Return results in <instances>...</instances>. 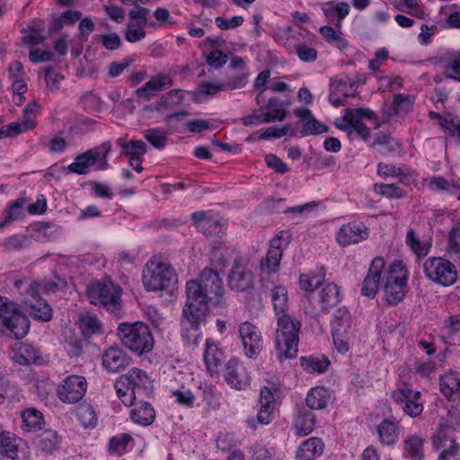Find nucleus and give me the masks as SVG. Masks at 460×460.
I'll use <instances>...</instances> for the list:
<instances>
[{
  "instance_id": "1",
  "label": "nucleus",
  "mask_w": 460,
  "mask_h": 460,
  "mask_svg": "<svg viewBox=\"0 0 460 460\" xmlns=\"http://www.w3.org/2000/svg\"><path fill=\"white\" fill-rule=\"evenodd\" d=\"M230 281V273L222 270L204 269L199 279H191L186 284V302L181 313V336L185 342L197 345L201 336L200 326L205 324L209 314V304L218 305L225 289L220 274Z\"/></svg>"
},
{
  "instance_id": "2",
  "label": "nucleus",
  "mask_w": 460,
  "mask_h": 460,
  "mask_svg": "<svg viewBox=\"0 0 460 460\" xmlns=\"http://www.w3.org/2000/svg\"><path fill=\"white\" fill-rule=\"evenodd\" d=\"M300 328V322L289 314L278 316L275 346L278 358L280 361L296 358Z\"/></svg>"
},
{
  "instance_id": "3",
  "label": "nucleus",
  "mask_w": 460,
  "mask_h": 460,
  "mask_svg": "<svg viewBox=\"0 0 460 460\" xmlns=\"http://www.w3.org/2000/svg\"><path fill=\"white\" fill-rule=\"evenodd\" d=\"M118 397L126 406H131L137 394H148L152 392V380L139 368L133 367L120 376L114 385Z\"/></svg>"
},
{
  "instance_id": "4",
  "label": "nucleus",
  "mask_w": 460,
  "mask_h": 460,
  "mask_svg": "<svg viewBox=\"0 0 460 460\" xmlns=\"http://www.w3.org/2000/svg\"><path fill=\"white\" fill-rule=\"evenodd\" d=\"M142 280L147 291H163L174 288L177 284V274L169 263L152 259L143 270Z\"/></svg>"
},
{
  "instance_id": "5",
  "label": "nucleus",
  "mask_w": 460,
  "mask_h": 460,
  "mask_svg": "<svg viewBox=\"0 0 460 460\" xmlns=\"http://www.w3.org/2000/svg\"><path fill=\"white\" fill-rule=\"evenodd\" d=\"M118 336L125 347L140 356L152 350L154 338L149 327L143 323H122L118 327Z\"/></svg>"
},
{
  "instance_id": "6",
  "label": "nucleus",
  "mask_w": 460,
  "mask_h": 460,
  "mask_svg": "<svg viewBox=\"0 0 460 460\" xmlns=\"http://www.w3.org/2000/svg\"><path fill=\"white\" fill-rule=\"evenodd\" d=\"M122 288L110 279L91 282L86 288V296L90 303L102 305L112 313L119 310Z\"/></svg>"
},
{
  "instance_id": "7",
  "label": "nucleus",
  "mask_w": 460,
  "mask_h": 460,
  "mask_svg": "<svg viewBox=\"0 0 460 460\" xmlns=\"http://www.w3.org/2000/svg\"><path fill=\"white\" fill-rule=\"evenodd\" d=\"M0 324L16 339H22L30 330L28 317L15 303L4 296H0Z\"/></svg>"
},
{
  "instance_id": "8",
  "label": "nucleus",
  "mask_w": 460,
  "mask_h": 460,
  "mask_svg": "<svg viewBox=\"0 0 460 460\" xmlns=\"http://www.w3.org/2000/svg\"><path fill=\"white\" fill-rule=\"evenodd\" d=\"M407 289V274L401 261L390 264L385 276L384 287L385 301L391 305H396L405 296Z\"/></svg>"
},
{
  "instance_id": "9",
  "label": "nucleus",
  "mask_w": 460,
  "mask_h": 460,
  "mask_svg": "<svg viewBox=\"0 0 460 460\" xmlns=\"http://www.w3.org/2000/svg\"><path fill=\"white\" fill-rule=\"evenodd\" d=\"M425 277L431 282L449 287L457 280V270L449 260L443 257H429L423 263Z\"/></svg>"
},
{
  "instance_id": "10",
  "label": "nucleus",
  "mask_w": 460,
  "mask_h": 460,
  "mask_svg": "<svg viewBox=\"0 0 460 460\" xmlns=\"http://www.w3.org/2000/svg\"><path fill=\"white\" fill-rule=\"evenodd\" d=\"M111 150L110 141L103 142L100 146L92 148L78 155L75 161L67 166L69 172L84 175L90 172L91 166L97 162L100 163L99 168L104 170L108 168V155Z\"/></svg>"
},
{
  "instance_id": "11",
  "label": "nucleus",
  "mask_w": 460,
  "mask_h": 460,
  "mask_svg": "<svg viewBox=\"0 0 460 460\" xmlns=\"http://www.w3.org/2000/svg\"><path fill=\"white\" fill-rule=\"evenodd\" d=\"M331 326L335 349L341 354H345L349 349V341L352 336L351 316L347 307H338L334 311Z\"/></svg>"
},
{
  "instance_id": "12",
  "label": "nucleus",
  "mask_w": 460,
  "mask_h": 460,
  "mask_svg": "<svg viewBox=\"0 0 460 460\" xmlns=\"http://www.w3.org/2000/svg\"><path fill=\"white\" fill-rule=\"evenodd\" d=\"M0 455L12 460H30L28 443L13 433L0 431Z\"/></svg>"
},
{
  "instance_id": "13",
  "label": "nucleus",
  "mask_w": 460,
  "mask_h": 460,
  "mask_svg": "<svg viewBox=\"0 0 460 460\" xmlns=\"http://www.w3.org/2000/svg\"><path fill=\"white\" fill-rule=\"evenodd\" d=\"M86 390V379L82 376L71 375L58 385L57 395L65 403H76L84 396Z\"/></svg>"
},
{
  "instance_id": "14",
  "label": "nucleus",
  "mask_w": 460,
  "mask_h": 460,
  "mask_svg": "<svg viewBox=\"0 0 460 460\" xmlns=\"http://www.w3.org/2000/svg\"><path fill=\"white\" fill-rule=\"evenodd\" d=\"M421 393L414 391L403 385L395 389L392 393V399L398 404L402 411L410 417L420 415L424 410L423 403L420 402Z\"/></svg>"
},
{
  "instance_id": "15",
  "label": "nucleus",
  "mask_w": 460,
  "mask_h": 460,
  "mask_svg": "<svg viewBox=\"0 0 460 460\" xmlns=\"http://www.w3.org/2000/svg\"><path fill=\"white\" fill-rule=\"evenodd\" d=\"M238 332L244 354L250 358H256L263 349V340L259 328L250 322H244L241 323Z\"/></svg>"
},
{
  "instance_id": "16",
  "label": "nucleus",
  "mask_w": 460,
  "mask_h": 460,
  "mask_svg": "<svg viewBox=\"0 0 460 460\" xmlns=\"http://www.w3.org/2000/svg\"><path fill=\"white\" fill-rule=\"evenodd\" d=\"M433 449L439 451L438 460H460V446L447 430L440 429L431 437Z\"/></svg>"
},
{
  "instance_id": "17",
  "label": "nucleus",
  "mask_w": 460,
  "mask_h": 460,
  "mask_svg": "<svg viewBox=\"0 0 460 460\" xmlns=\"http://www.w3.org/2000/svg\"><path fill=\"white\" fill-rule=\"evenodd\" d=\"M190 219L196 229L206 236L217 235L223 229L220 215L214 210L195 211Z\"/></svg>"
},
{
  "instance_id": "18",
  "label": "nucleus",
  "mask_w": 460,
  "mask_h": 460,
  "mask_svg": "<svg viewBox=\"0 0 460 460\" xmlns=\"http://www.w3.org/2000/svg\"><path fill=\"white\" fill-rule=\"evenodd\" d=\"M247 256L237 254L232 266V289L249 291L252 288V273L248 268Z\"/></svg>"
},
{
  "instance_id": "19",
  "label": "nucleus",
  "mask_w": 460,
  "mask_h": 460,
  "mask_svg": "<svg viewBox=\"0 0 460 460\" xmlns=\"http://www.w3.org/2000/svg\"><path fill=\"white\" fill-rule=\"evenodd\" d=\"M28 297L24 303L30 308L31 314L39 320L48 322L52 318V309L46 300L39 296L37 282H32L27 289Z\"/></svg>"
},
{
  "instance_id": "20",
  "label": "nucleus",
  "mask_w": 460,
  "mask_h": 460,
  "mask_svg": "<svg viewBox=\"0 0 460 460\" xmlns=\"http://www.w3.org/2000/svg\"><path fill=\"white\" fill-rule=\"evenodd\" d=\"M226 40L217 38H207L202 43L203 52L206 54V61L208 66L214 68H220L227 61V55L225 53Z\"/></svg>"
},
{
  "instance_id": "21",
  "label": "nucleus",
  "mask_w": 460,
  "mask_h": 460,
  "mask_svg": "<svg viewBox=\"0 0 460 460\" xmlns=\"http://www.w3.org/2000/svg\"><path fill=\"white\" fill-rule=\"evenodd\" d=\"M385 262L384 258L376 257L367 270V276L365 277L362 287H361V295L367 296L370 299H373L378 289L379 284L381 280V275L385 269Z\"/></svg>"
},
{
  "instance_id": "22",
  "label": "nucleus",
  "mask_w": 460,
  "mask_h": 460,
  "mask_svg": "<svg viewBox=\"0 0 460 460\" xmlns=\"http://www.w3.org/2000/svg\"><path fill=\"white\" fill-rule=\"evenodd\" d=\"M368 234V228L363 222L353 221L340 228L337 241L345 247L367 239Z\"/></svg>"
},
{
  "instance_id": "23",
  "label": "nucleus",
  "mask_w": 460,
  "mask_h": 460,
  "mask_svg": "<svg viewBox=\"0 0 460 460\" xmlns=\"http://www.w3.org/2000/svg\"><path fill=\"white\" fill-rule=\"evenodd\" d=\"M294 39H296V41L294 43L293 48L298 58L306 63L314 62L318 57V51L316 49L306 45L305 42H300L299 40L303 39L305 41L312 43L313 40H316L315 35L304 28H300L296 32V36L294 35L289 40Z\"/></svg>"
},
{
  "instance_id": "24",
  "label": "nucleus",
  "mask_w": 460,
  "mask_h": 460,
  "mask_svg": "<svg viewBox=\"0 0 460 460\" xmlns=\"http://www.w3.org/2000/svg\"><path fill=\"white\" fill-rule=\"evenodd\" d=\"M226 354L217 344L207 341L204 360L208 371L219 372V367H221L227 369L230 362H226ZM224 379L227 384H230V372L227 370L224 373Z\"/></svg>"
},
{
  "instance_id": "25",
  "label": "nucleus",
  "mask_w": 460,
  "mask_h": 460,
  "mask_svg": "<svg viewBox=\"0 0 460 460\" xmlns=\"http://www.w3.org/2000/svg\"><path fill=\"white\" fill-rule=\"evenodd\" d=\"M294 114L301 119L297 123L302 125L300 130L302 137L319 135L329 131V127L317 120L307 108L296 109Z\"/></svg>"
},
{
  "instance_id": "26",
  "label": "nucleus",
  "mask_w": 460,
  "mask_h": 460,
  "mask_svg": "<svg viewBox=\"0 0 460 460\" xmlns=\"http://www.w3.org/2000/svg\"><path fill=\"white\" fill-rule=\"evenodd\" d=\"M172 85L173 80L170 75L159 73L156 75L153 76L143 86L137 89L135 92V95L138 99H143L144 101H150L151 97L155 94V93L163 91L165 88H169Z\"/></svg>"
},
{
  "instance_id": "27",
  "label": "nucleus",
  "mask_w": 460,
  "mask_h": 460,
  "mask_svg": "<svg viewBox=\"0 0 460 460\" xmlns=\"http://www.w3.org/2000/svg\"><path fill=\"white\" fill-rule=\"evenodd\" d=\"M131 358L119 347H110L102 354V366L110 373H117L125 369Z\"/></svg>"
},
{
  "instance_id": "28",
  "label": "nucleus",
  "mask_w": 460,
  "mask_h": 460,
  "mask_svg": "<svg viewBox=\"0 0 460 460\" xmlns=\"http://www.w3.org/2000/svg\"><path fill=\"white\" fill-rule=\"evenodd\" d=\"M62 437L58 431L49 429L40 432L36 440L35 446L38 451L44 456H51L61 448Z\"/></svg>"
},
{
  "instance_id": "29",
  "label": "nucleus",
  "mask_w": 460,
  "mask_h": 460,
  "mask_svg": "<svg viewBox=\"0 0 460 460\" xmlns=\"http://www.w3.org/2000/svg\"><path fill=\"white\" fill-rule=\"evenodd\" d=\"M12 358L20 365H40L44 362L40 350L34 345L25 342L16 345Z\"/></svg>"
},
{
  "instance_id": "30",
  "label": "nucleus",
  "mask_w": 460,
  "mask_h": 460,
  "mask_svg": "<svg viewBox=\"0 0 460 460\" xmlns=\"http://www.w3.org/2000/svg\"><path fill=\"white\" fill-rule=\"evenodd\" d=\"M319 304L323 313H329L330 309L338 305L343 296L340 287L334 283L326 284L318 294Z\"/></svg>"
},
{
  "instance_id": "31",
  "label": "nucleus",
  "mask_w": 460,
  "mask_h": 460,
  "mask_svg": "<svg viewBox=\"0 0 460 460\" xmlns=\"http://www.w3.org/2000/svg\"><path fill=\"white\" fill-rule=\"evenodd\" d=\"M378 441L384 446L395 445L400 437V426L397 421L384 419L376 427Z\"/></svg>"
},
{
  "instance_id": "32",
  "label": "nucleus",
  "mask_w": 460,
  "mask_h": 460,
  "mask_svg": "<svg viewBox=\"0 0 460 460\" xmlns=\"http://www.w3.org/2000/svg\"><path fill=\"white\" fill-rule=\"evenodd\" d=\"M324 443L316 437L304 440L297 448L296 458L297 460H314L323 455Z\"/></svg>"
},
{
  "instance_id": "33",
  "label": "nucleus",
  "mask_w": 460,
  "mask_h": 460,
  "mask_svg": "<svg viewBox=\"0 0 460 460\" xmlns=\"http://www.w3.org/2000/svg\"><path fill=\"white\" fill-rule=\"evenodd\" d=\"M332 398L330 390L323 386H315L309 390L305 402L311 410H323L327 407Z\"/></svg>"
},
{
  "instance_id": "34",
  "label": "nucleus",
  "mask_w": 460,
  "mask_h": 460,
  "mask_svg": "<svg viewBox=\"0 0 460 460\" xmlns=\"http://www.w3.org/2000/svg\"><path fill=\"white\" fill-rule=\"evenodd\" d=\"M315 425V415L309 410L301 409L297 411L294 420V429L296 436H306L310 434Z\"/></svg>"
},
{
  "instance_id": "35",
  "label": "nucleus",
  "mask_w": 460,
  "mask_h": 460,
  "mask_svg": "<svg viewBox=\"0 0 460 460\" xmlns=\"http://www.w3.org/2000/svg\"><path fill=\"white\" fill-rule=\"evenodd\" d=\"M322 10L330 22H333L334 18H337L338 22L334 24L340 28L341 21L349 14L350 9L347 2H340L334 4V1H329L323 4Z\"/></svg>"
},
{
  "instance_id": "36",
  "label": "nucleus",
  "mask_w": 460,
  "mask_h": 460,
  "mask_svg": "<svg viewBox=\"0 0 460 460\" xmlns=\"http://www.w3.org/2000/svg\"><path fill=\"white\" fill-rule=\"evenodd\" d=\"M130 418L137 424L149 426L155 421V411L151 403L141 402L139 405L131 410Z\"/></svg>"
},
{
  "instance_id": "37",
  "label": "nucleus",
  "mask_w": 460,
  "mask_h": 460,
  "mask_svg": "<svg viewBox=\"0 0 460 460\" xmlns=\"http://www.w3.org/2000/svg\"><path fill=\"white\" fill-rule=\"evenodd\" d=\"M22 429L26 432H36L42 429L45 424L44 417L41 411L35 408H30L22 411Z\"/></svg>"
},
{
  "instance_id": "38",
  "label": "nucleus",
  "mask_w": 460,
  "mask_h": 460,
  "mask_svg": "<svg viewBox=\"0 0 460 460\" xmlns=\"http://www.w3.org/2000/svg\"><path fill=\"white\" fill-rule=\"evenodd\" d=\"M330 364L329 358L324 355L300 358L301 367L308 373L322 374L328 369Z\"/></svg>"
},
{
  "instance_id": "39",
  "label": "nucleus",
  "mask_w": 460,
  "mask_h": 460,
  "mask_svg": "<svg viewBox=\"0 0 460 460\" xmlns=\"http://www.w3.org/2000/svg\"><path fill=\"white\" fill-rule=\"evenodd\" d=\"M250 385V377L246 368L236 358H232V387L246 390Z\"/></svg>"
},
{
  "instance_id": "40",
  "label": "nucleus",
  "mask_w": 460,
  "mask_h": 460,
  "mask_svg": "<svg viewBox=\"0 0 460 460\" xmlns=\"http://www.w3.org/2000/svg\"><path fill=\"white\" fill-rule=\"evenodd\" d=\"M78 324L84 336L90 337L102 332V324L95 314L89 313L81 314Z\"/></svg>"
},
{
  "instance_id": "41",
  "label": "nucleus",
  "mask_w": 460,
  "mask_h": 460,
  "mask_svg": "<svg viewBox=\"0 0 460 460\" xmlns=\"http://www.w3.org/2000/svg\"><path fill=\"white\" fill-rule=\"evenodd\" d=\"M404 453L409 460H422L423 440L417 435H411L403 441Z\"/></svg>"
},
{
  "instance_id": "42",
  "label": "nucleus",
  "mask_w": 460,
  "mask_h": 460,
  "mask_svg": "<svg viewBox=\"0 0 460 460\" xmlns=\"http://www.w3.org/2000/svg\"><path fill=\"white\" fill-rule=\"evenodd\" d=\"M35 127V122L29 118L22 122H12L3 126L0 128V139L7 137H15L27 130L32 129Z\"/></svg>"
},
{
  "instance_id": "43",
  "label": "nucleus",
  "mask_w": 460,
  "mask_h": 460,
  "mask_svg": "<svg viewBox=\"0 0 460 460\" xmlns=\"http://www.w3.org/2000/svg\"><path fill=\"white\" fill-rule=\"evenodd\" d=\"M271 300L276 314H287L288 307V289L285 286H275L271 290Z\"/></svg>"
},
{
  "instance_id": "44",
  "label": "nucleus",
  "mask_w": 460,
  "mask_h": 460,
  "mask_svg": "<svg viewBox=\"0 0 460 460\" xmlns=\"http://www.w3.org/2000/svg\"><path fill=\"white\" fill-rule=\"evenodd\" d=\"M116 144L122 148L121 155L127 157L143 156L147 151L146 145L142 140L126 141L119 137L116 140Z\"/></svg>"
},
{
  "instance_id": "45",
  "label": "nucleus",
  "mask_w": 460,
  "mask_h": 460,
  "mask_svg": "<svg viewBox=\"0 0 460 460\" xmlns=\"http://www.w3.org/2000/svg\"><path fill=\"white\" fill-rule=\"evenodd\" d=\"M439 381L440 391L448 400H452L453 395L460 392V377L456 373L441 376Z\"/></svg>"
},
{
  "instance_id": "46",
  "label": "nucleus",
  "mask_w": 460,
  "mask_h": 460,
  "mask_svg": "<svg viewBox=\"0 0 460 460\" xmlns=\"http://www.w3.org/2000/svg\"><path fill=\"white\" fill-rule=\"evenodd\" d=\"M448 255L460 263V223L455 222L448 233V244L447 247Z\"/></svg>"
},
{
  "instance_id": "47",
  "label": "nucleus",
  "mask_w": 460,
  "mask_h": 460,
  "mask_svg": "<svg viewBox=\"0 0 460 460\" xmlns=\"http://www.w3.org/2000/svg\"><path fill=\"white\" fill-rule=\"evenodd\" d=\"M77 420L84 428H94L97 424V415L91 404L81 403L76 407Z\"/></svg>"
},
{
  "instance_id": "48",
  "label": "nucleus",
  "mask_w": 460,
  "mask_h": 460,
  "mask_svg": "<svg viewBox=\"0 0 460 460\" xmlns=\"http://www.w3.org/2000/svg\"><path fill=\"white\" fill-rule=\"evenodd\" d=\"M282 252L268 250L265 258L261 261L260 266L262 272L276 273L279 270Z\"/></svg>"
},
{
  "instance_id": "49",
  "label": "nucleus",
  "mask_w": 460,
  "mask_h": 460,
  "mask_svg": "<svg viewBox=\"0 0 460 460\" xmlns=\"http://www.w3.org/2000/svg\"><path fill=\"white\" fill-rule=\"evenodd\" d=\"M170 396L174 398V402L180 406L188 409L192 408L196 401V396L185 386H181L178 389H172L170 391Z\"/></svg>"
},
{
  "instance_id": "50",
  "label": "nucleus",
  "mask_w": 460,
  "mask_h": 460,
  "mask_svg": "<svg viewBox=\"0 0 460 460\" xmlns=\"http://www.w3.org/2000/svg\"><path fill=\"white\" fill-rule=\"evenodd\" d=\"M357 86V81L349 75L341 76V78L332 80L330 84V89L332 91H336L337 93H341V95L344 98H348L349 94L348 92V87L352 90Z\"/></svg>"
},
{
  "instance_id": "51",
  "label": "nucleus",
  "mask_w": 460,
  "mask_h": 460,
  "mask_svg": "<svg viewBox=\"0 0 460 460\" xmlns=\"http://www.w3.org/2000/svg\"><path fill=\"white\" fill-rule=\"evenodd\" d=\"M131 440L132 437L128 433L114 436L109 441V451L111 454L121 456L127 451L128 445Z\"/></svg>"
},
{
  "instance_id": "52",
  "label": "nucleus",
  "mask_w": 460,
  "mask_h": 460,
  "mask_svg": "<svg viewBox=\"0 0 460 460\" xmlns=\"http://www.w3.org/2000/svg\"><path fill=\"white\" fill-rule=\"evenodd\" d=\"M44 74L47 88L50 92H58L65 76L51 66H46L44 68Z\"/></svg>"
},
{
  "instance_id": "53",
  "label": "nucleus",
  "mask_w": 460,
  "mask_h": 460,
  "mask_svg": "<svg viewBox=\"0 0 460 460\" xmlns=\"http://www.w3.org/2000/svg\"><path fill=\"white\" fill-rule=\"evenodd\" d=\"M144 137L156 149H163L167 143V137L158 128L146 130Z\"/></svg>"
},
{
  "instance_id": "54",
  "label": "nucleus",
  "mask_w": 460,
  "mask_h": 460,
  "mask_svg": "<svg viewBox=\"0 0 460 460\" xmlns=\"http://www.w3.org/2000/svg\"><path fill=\"white\" fill-rule=\"evenodd\" d=\"M375 190L390 199H402L405 195V191L394 184L376 183Z\"/></svg>"
},
{
  "instance_id": "55",
  "label": "nucleus",
  "mask_w": 460,
  "mask_h": 460,
  "mask_svg": "<svg viewBox=\"0 0 460 460\" xmlns=\"http://www.w3.org/2000/svg\"><path fill=\"white\" fill-rule=\"evenodd\" d=\"M80 104L87 112H98L102 110L101 98L93 93H87L80 98Z\"/></svg>"
},
{
  "instance_id": "56",
  "label": "nucleus",
  "mask_w": 460,
  "mask_h": 460,
  "mask_svg": "<svg viewBox=\"0 0 460 460\" xmlns=\"http://www.w3.org/2000/svg\"><path fill=\"white\" fill-rule=\"evenodd\" d=\"M31 243V239L24 234H13L9 236L4 243V248L11 251H19L28 246Z\"/></svg>"
},
{
  "instance_id": "57",
  "label": "nucleus",
  "mask_w": 460,
  "mask_h": 460,
  "mask_svg": "<svg viewBox=\"0 0 460 460\" xmlns=\"http://www.w3.org/2000/svg\"><path fill=\"white\" fill-rule=\"evenodd\" d=\"M94 39L100 41L106 49L115 50L121 46V40L119 36L115 33H107L102 35H96Z\"/></svg>"
},
{
  "instance_id": "58",
  "label": "nucleus",
  "mask_w": 460,
  "mask_h": 460,
  "mask_svg": "<svg viewBox=\"0 0 460 460\" xmlns=\"http://www.w3.org/2000/svg\"><path fill=\"white\" fill-rule=\"evenodd\" d=\"M292 235L289 232L281 231L270 242L269 250H278L282 252L291 242Z\"/></svg>"
},
{
  "instance_id": "59",
  "label": "nucleus",
  "mask_w": 460,
  "mask_h": 460,
  "mask_svg": "<svg viewBox=\"0 0 460 460\" xmlns=\"http://www.w3.org/2000/svg\"><path fill=\"white\" fill-rule=\"evenodd\" d=\"M46 37L40 29L30 26L27 32L22 36V42L27 45H39L45 41Z\"/></svg>"
},
{
  "instance_id": "60",
  "label": "nucleus",
  "mask_w": 460,
  "mask_h": 460,
  "mask_svg": "<svg viewBox=\"0 0 460 460\" xmlns=\"http://www.w3.org/2000/svg\"><path fill=\"white\" fill-rule=\"evenodd\" d=\"M406 243L418 256H425L428 253V248L425 244L421 243L413 230L408 231Z\"/></svg>"
},
{
  "instance_id": "61",
  "label": "nucleus",
  "mask_w": 460,
  "mask_h": 460,
  "mask_svg": "<svg viewBox=\"0 0 460 460\" xmlns=\"http://www.w3.org/2000/svg\"><path fill=\"white\" fill-rule=\"evenodd\" d=\"M183 99L184 92L182 90H171L161 97L159 104L161 106L168 107L169 105L181 103Z\"/></svg>"
},
{
  "instance_id": "62",
  "label": "nucleus",
  "mask_w": 460,
  "mask_h": 460,
  "mask_svg": "<svg viewBox=\"0 0 460 460\" xmlns=\"http://www.w3.org/2000/svg\"><path fill=\"white\" fill-rule=\"evenodd\" d=\"M412 108V102L409 95L398 93L393 100V109L396 114L407 112Z\"/></svg>"
},
{
  "instance_id": "63",
  "label": "nucleus",
  "mask_w": 460,
  "mask_h": 460,
  "mask_svg": "<svg viewBox=\"0 0 460 460\" xmlns=\"http://www.w3.org/2000/svg\"><path fill=\"white\" fill-rule=\"evenodd\" d=\"M223 88V85L221 84H216V83H208V82H202L200 83L197 90L192 93L195 99L199 95H214L220 92Z\"/></svg>"
},
{
  "instance_id": "64",
  "label": "nucleus",
  "mask_w": 460,
  "mask_h": 460,
  "mask_svg": "<svg viewBox=\"0 0 460 460\" xmlns=\"http://www.w3.org/2000/svg\"><path fill=\"white\" fill-rule=\"evenodd\" d=\"M146 34L145 29L135 27L133 23H128L124 36L127 41L135 43L142 40Z\"/></svg>"
}]
</instances>
